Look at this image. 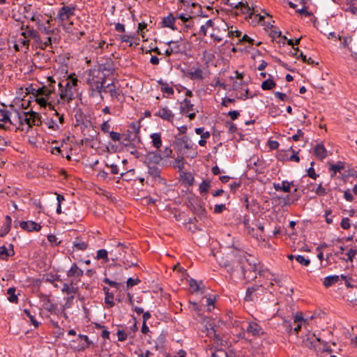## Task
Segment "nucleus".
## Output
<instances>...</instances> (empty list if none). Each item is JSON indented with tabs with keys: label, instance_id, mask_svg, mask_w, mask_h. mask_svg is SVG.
Listing matches in <instances>:
<instances>
[{
	"label": "nucleus",
	"instance_id": "28",
	"mask_svg": "<svg viewBox=\"0 0 357 357\" xmlns=\"http://www.w3.org/2000/svg\"><path fill=\"white\" fill-rule=\"evenodd\" d=\"M10 250H8L7 248L4 245L0 247V257L3 259H7L8 257L13 256L15 255V251L13 250V245L10 244Z\"/></svg>",
	"mask_w": 357,
	"mask_h": 357
},
{
	"label": "nucleus",
	"instance_id": "51",
	"mask_svg": "<svg viewBox=\"0 0 357 357\" xmlns=\"http://www.w3.org/2000/svg\"><path fill=\"white\" fill-rule=\"evenodd\" d=\"M344 168V164L342 162H338L336 164L331 165L330 166L329 170L333 171L334 174H335L337 172H340V170Z\"/></svg>",
	"mask_w": 357,
	"mask_h": 357
},
{
	"label": "nucleus",
	"instance_id": "48",
	"mask_svg": "<svg viewBox=\"0 0 357 357\" xmlns=\"http://www.w3.org/2000/svg\"><path fill=\"white\" fill-rule=\"evenodd\" d=\"M175 17L176 20H181L183 24L190 22V20H191L193 17L190 14L183 13H176Z\"/></svg>",
	"mask_w": 357,
	"mask_h": 357
},
{
	"label": "nucleus",
	"instance_id": "34",
	"mask_svg": "<svg viewBox=\"0 0 357 357\" xmlns=\"http://www.w3.org/2000/svg\"><path fill=\"white\" fill-rule=\"evenodd\" d=\"M29 116H30V121H31V128H32L33 126H40L41 125L42 122L40 121V116H39V114L36 112H33V111H30L29 112Z\"/></svg>",
	"mask_w": 357,
	"mask_h": 357
},
{
	"label": "nucleus",
	"instance_id": "26",
	"mask_svg": "<svg viewBox=\"0 0 357 357\" xmlns=\"http://www.w3.org/2000/svg\"><path fill=\"white\" fill-rule=\"evenodd\" d=\"M185 75L190 79L202 80L204 79L203 71L199 68H195L194 71H188L185 73Z\"/></svg>",
	"mask_w": 357,
	"mask_h": 357
},
{
	"label": "nucleus",
	"instance_id": "12",
	"mask_svg": "<svg viewBox=\"0 0 357 357\" xmlns=\"http://www.w3.org/2000/svg\"><path fill=\"white\" fill-rule=\"evenodd\" d=\"M88 82L91 84V90L92 91L91 96H95V93H97L103 99L102 92L105 89L106 85H103L102 82H99L98 80H93V79H89Z\"/></svg>",
	"mask_w": 357,
	"mask_h": 357
},
{
	"label": "nucleus",
	"instance_id": "13",
	"mask_svg": "<svg viewBox=\"0 0 357 357\" xmlns=\"http://www.w3.org/2000/svg\"><path fill=\"white\" fill-rule=\"evenodd\" d=\"M321 339L315 335L314 333H307L303 338V343L305 347L312 350L317 342H320Z\"/></svg>",
	"mask_w": 357,
	"mask_h": 357
},
{
	"label": "nucleus",
	"instance_id": "59",
	"mask_svg": "<svg viewBox=\"0 0 357 357\" xmlns=\"http://www.w3.org/2000/svg\"><path fill=\"white\" fill-rule=\"evenodd\" d=\"M105 303L106 304H107L110 307L114 306L115 303L114 302V294H113V293H111L109 294L105 295Z\"/></svg>",
	"mask_w": 357,
	"mask_h": 357
},
{
	"label": "nucleus",
	"instance_id": "5",
	"mask_svg": "<svg viewBox=\"0 0 357 357\" xmlns=\"http://www.w3.org/2000/svg\"><path fill=\"white\" fill-rule=\"evenodd\" d=\"M163 160L162 154L158 151L148 152L144 157L143 162L146 166L158 165Z\"/></svg>",
	"mask_w": 357,
	"mask_h": 357
},
{
	"label": "nucleus",
	"instance_id": "29",
	"mask_svg": "<svg viewBox=\"0 0 357 357\" xmlns=\"http://www.w3.org/2000/svg\"><path fill=\"white\" fill-rule=\"evenodd\" d=\"M21 36L29 40V38L39 39L38 32L33 29H29L28 26L26 27V30L21 33Z\"/></svg>",
	"mask_w": 357,
	"mask_h": 357
},
{
	"label": "nucleus",
	"instance_id": "42",
	"mask_svg": "<svg viewBox=\"0 0 357 357\" xmlns=\"http://www.w3.org/2000/svg\"><path fill=\"white\" fill-rule=\"evenodd\" d=\"M201 284H203V282L200 280L199 282L197 281L195 279L191 278L189 280V286L195 292H198L202 290Z\"/></svg>",
	"mask_w": 357,
	"mask_h": 357
},
{
	"label": "nucleus",
	"instance_id": "30",
	"mask_svg": "<svg viewBox=\"0 0 357 357\" xmlns=\"http://www.w3.org/2000/svg\"><path fill=\"white\" fill-rule=\"evenodd\" d=\"M261 285H253L252 287H249L247 288V290H246V292H245V301H253L254 298H253V294L257 291L259 287H261Z\"/></svg>",
	"mask_w": 357,
	"mask_h": 357
},
{
	"label": "nucleus",
	"instance_id": "43",
	"mask_svg": "<svg viewBox=\"0 0 357 357\" xmlns=\"http://www.w3.org/2000/svg\"><path fill=\"white\" fill-rule=\"evenodd\" d=\"M158 84L161 85V90L162 92L167 93L168 95H173L174 91L172 87L169 86L166 82L162 79L158 81Z\"/></svg>",
	"mask_w": 357,
	"mask_h": 357
},
{
	"label": "nucleus",
	"instance_id": "22",
	"mask_svg": "<svg viewBox=\"0 0 357 357\" xmlns=\"http://www.w3.org/2000/svg\"><path fill=\"white\" fill-rule=\"evenodd\" d=\"M98 69L100 71L104 72L106 71L109 74L113 73L114 71V63L112 59L109 58L106 59L104 63H101L99 65Z\"/></svg>",
	"mask_w": 357,
	"mask_h": 357
},
{
	"label": "nucleus",
	"instance_id": "52",
	"mask_svg": "<svg viewBox=\"0 0 357 357\" xmlns=\"http://www.w3.org/2000/svg\"><path fill=\"white\" fill-rule=\"evenodd\" d=\"M64 83L68 82L70 84V86H71L73 89H75V87L77 85L78 79L75 76V74H71L69 75L68 79L63 80Z\"/></svg>",
	"mask_w": 357,
	"mask_h": 357
},
{
	"label": "nucleus",
	"instance_id": "17",
	"mask_svg": "<svg viewBox=\"0 0 357 357\" xmlns=\"http://www.w3.org/2000/svg\"><path fill=\"white\" fill-rule=\"evenodd\" d=\"M21 228L27 231H39L41 229V226L33 221H21L19 222Z\"/></svg>",
	"mask_w": 357,
	"mask_h": 357
},
{
	"label": "nucleus",
	"instance_id": "36",
	"mask_svg": "<svg viewBox=\"0 0 357 357\" xmlns=\"http://www.w3.org/2000/svg\"><path fill=\"white\" fill-rule=\"evenodd\" d=\"M73 284H74V283H73V280L71 281L70 285H68L67 283H63V288L61 289V291L63 293H66L67 294H73V293H77V291L78 290V288L77 287H75L73 286Z\"/></svg>",
	"mask_w": 357,
	"mask_h": 357
},
{
	"label": "nucleus",
	"instance_id": "49",
	"mask_svg": "<svg viewBox=\"0 0 357 357\" xmlns=\"http://www.w3.org/2000/svg\"><path fill=\"white\" fill-rule=\"evenodd\" d=\"M102 282L109 285L110 287L116 289L117 290L120 289L121 287H123V284L117 282L116 281H113L108 278H103Z\"/></svg>",
	"mask_w": 357,
	"mask_h": 357
},
{
	"label": "nucleus",
	"instance_id": "45",
	"mask_svg": "<svg viewBox=\"0 0 357 357\" xmlns=\"http://www.w3.org/2000/svg\"><path fill=\"white\" fill-rule=\"evenodd\" d=\"M181 2H182L183 3L184 6H191L193 8H196L197 7L198 9H199V13H198V15L199 16H202V17H206L207 15H204L203 14V12H202V8L201 6L198 4V3H190V1L188 0H180Z\"/></svg>",
	"mask_w": 357,
	"mask_h": 357
},
{
	"label": "nucleus",
	"instance_id": "60",
	"mask_svg": "<svg viewBox=\"0 0 357 357\" xmlns=\"http://www.w3.org/2000/svg\"><path fill=\"white\" fill-rule=\"evenodd\" d=\"M314 192L318 196H324L327 194L326 189L322 186L321 183H319L315 190Z\"/></svg>",
	"mask_w": 357,
	"mask_h": 357
},
{
	"label": "nucleus",
	"instance_id": "55",
	"mask_svg": "<svg viewBox=\"0 0 357 357\" xmlns=\"http://www.w3.org/2000/svg\"><path fill=\"white\" fill-rule=\"evenodd\" d=\"M140 282H141V280L138 278H129L126 282V287L128 289L131 288L133 286L139 284Z\"/></svg>",
	"mask_w": 357,
	"mask_h": 357
},
{
	"label": "nucleus",
	"instance_id": "14",
	"mask_svg": "<svg viewBox=\"0 0 357 357\" xmlns=\"http://www.w3.org/2000/svg\"><path fill=\"white\" fill-rule=\"evenodd\" d=\"M190 138L188 136L176 138L175 141L176 148L178 151L190 149L192 145L190 144Z\"/></svg>",
	"mask_w": 357,
	"mask_h": 357
},
{
	"label": "nucleus",
	"instance_id": "15",
	"mask_svg": "<svg viewBox=\"0 0 357 357\" xmlns=\"http://www.w3.org/2000/svg\"><path fill=\"white\" fill-rule=\"evenodd\" d=\"M247 333L255 337H261L264 333L262 328L257 322H250L246 329Z\"/></svg>",
	"mask_w": 357,
	"mask_h": 357
},
{
	"label": "nucleus",
	"instance_id": "10",
	"mask_svg": "<svg viewBox=\"0 0 357 357\" xmlns=\"http://www.w3.org/2000/svg\"><path fill=\"white\" fill-rule=\"evenodd\" d=\"M154 116L171 123L173 122L174 119V114L167 107H160L159 110L155 113Z\"/></svg>",
	"mask_w": 357,
	"mask_h": 357
},
{
	"label": "nucleus",
	"instance_id": "7",
	"mask_svg": "<svg viewBox=\"0 0 357 357\" xmlns=\"http://www.w3.org/2000/svg\"><path fill=\"white\" fill-rule=\"evenodd\" d=\"M75 7L63 6L59 9L55 17V20H58L61 22L68 20L75 15Z\"/></svg>",
	"mask_w": 357,
	"mask_h": 357
},
{
	"label": "nucleus",
	"instance_id": "21",
	"mask_svg": "<svg viewBox=\"0 0 357 357\" xmlns=\"http://www.w3.org/2000/svg\"><path fill=\"white\" fill-rule=\"evenodd\" d=\"M84 275V271L79 268L76 263H73L70 268L67 272V276L68 278H79Z\"/></svg>",
	"mask_w": 357,
	"mask_h": 357
},
{
	"label": "nucleus",
	"instance_id": "63",
	"mask_svg": "<svg viewBox=\"0 0 357 357\" xmlns=\"http://www.w3.org/2000/svg\"><path fill=\"white\" fill-rule=\"evenodd\" d=\"M338 39L341 41V45L343 47H347L351 41V38L349 36L342 38V37L339 36Z\"/></svg>",
	"mask_w": 357,
	"mask_h": 357
},
{
	"label": "nucleus",
	"instance_id": "27",
	"mask_svg": "<svg viewBox=\"0 0 357 357\" xmlns=\"http://www.w3.org/2000/svg\"><path fill=\"white\" fill-rule=\"evenodd\" d=\"M194 110V105L191 103V101L185 98L181 102L180 106L181 113L185 114Z\"/></svg>",
	"mask_w": 357,
	"mask_h": 357
},
{
	"label": "nucleus",
	"instance_id": "41",
	"mask_svg": "<svg viewBox=\"0 0 357 357\" xmlns=\"http://www.w3.org/2000/svg\"><path fill=\"white\" fill-rule=\"evenodd\" d=\"M276 86L275 82L272 79H267L261 84V89L264 91L271 90Z\"/></svg>",
	"mask_w": 357,
	"mask_h": 357
},
{
	"label": "nucleus",
	"instance_id": "9",
	"mask_svg": "<svg viewBox=\"0 0 357 357\" xmlns=\"http://www.w3.org/2000/svg\"><path fill=\"white\" fill-rule=\"evenodd\" d=\"M241 9V11L244 14H248L249 17L252 18V15H255L256 17H259V22H262L264 19V15H261L259 14H256L257 10H255L254 7H250L247 2H238V8Z\"/></svg>",
	"mask_w": 357,
	"mask_h": 357
},
{
	"label": "nucleus",
	"instance_id": "18",
	"mask_svg": "<svg viewBox=\"0 0 357 357\" xmlns=\"http://www.w3.org/2000/svg\"><path fill=\"white\" fill-rule=\"evenodd\" d=\"M55 91V87L54 86H43L41 87H39L37 89V91H36V94H37V96H41L42 97L45 98H50L51 94L54 93Z\"/></svg>",
	"mask_w": 357,
	"mask_h": 357
},
{
	"label": "nucleus",
	"instance_id": "53",
	"mask_svg": "<svg viewBox=\"0 0 357 357\" xmlns=\"http://www.w3.org/2000/svg\"><path fill=\"white\" fill-rule=\"evenodd\" d=\"M295 259L298 263L301 264L303 266H307L310 264V260L307 258H305L303 255H296L295 256Z\"/></svg>",
	"mask_w": 357,
	"mask_h": 357
},
{
	"label": "nucleus",
	"instance_id": "3",
	"mask_svg": "<svg viewBox=\"0 0 357 357\" xmlns=\"http://www.w3.org/2000/svg\"><path fill=\"white\" fill-rule=\"evenodd\" d=\"M113 248L110 250V254L114 256L112 259V261H118L121 259L123 255H126L127 250H129V246L125 243L115 242L114 244H112Z\"/></svg>",
	"mask_w": 357,
	"mask_h": 357
},
{
	"label": "nucleus",
	"instance_id": "57",
	"mask_svg": "<svg viewBox=\"0 0 357 357\" xmlns=\"http://www.w3.org/2000/svg\"><path fill=\"white\" fill-rule=\"evenodd\" d=\"M357 253V250H354V249H352L351 248L347 252V259H344L343 258L342 259L345 261H351L352 262L353 260H354V258L355 257Z\"/></svg>",
	"mask_w": 357,
	"mask_h": 357
},
{
	"label": "nucleus",
	"instance_id": "64",
	"mask_svg": "<svg viewBox=\"0 0 357 357\" xmlns=\"http://www.w3.org/2000/svg\"><path fill=\"white\" fill-rule=\"evenodd\" d=\"M109 133L110 138L114 142H120V140L121 139V135L120 133H119L117 132H114V131H111Z\"/></svg>",
	"mask_w": 357,
	"mask_h": 357
},
{
	"label": "nucleus",
	"instance_id": "1",
	"mask_svg": "<svg viewBox=\"0 0 357 357\" xmlns=\"http://www.w3.org/2000/svg\"><path fill=\"white\" fill-rule=\"evenodd\" d=\"M243 273L241 275L242 279L245 282H250L257 278V274L260 276L264 275V271L261 269L260 263L257 262L255 260L251 261L245 257L243 259Z\"/></svg>",
	"mask_w": 357,
	"mask_h": 357
},
{
	"label": "nucleus",
	"instance_id": "4",
	"mask_svg": "<svg viewBox=\"0 0 357 357\" xmlns=\"http://www.w3.org/2000/svg\"><path fill=\"white\" fill-rule=\"evenodd\" d=\"M243 259H245V256L239 255L236 256L235 259L232 261V266H229V269H228V273H229L231 275H234L239 278H241L243 270V268H242L243 264H241V262H243Z\"/></svg>",
	"mask_w": 357,
	"mask_h": 357
},
{
	"label": "nucleus",
	"instance_id": "47",
	"mask_svg": "<svg viewBox=\"0 0 357 357\" xmlns=\"http://www.w3.org/2000/svg\"><path fill=\"white\" fill-rule=\"evenodd\" d=\"M118 261H121L123 264V265L125 266L126 269H128V268H129L130 267H132V266H137V261L128 259V258H126V255H123L121 257V259H119Z\"/></svg>",
	"mask_w": 357,
	"mask_h": 357
},
{
	"label": "nucleus",
	"instance_id": "39",
	"mask_svg": "<svg viewBox=\"0 0 357 357\" xmlns=\"http://www.w3.org/2000/svg\"><path fill=\"white\" fill-rule=\"evenodd\" d=\"M213 26H214L213 21L212 20H207L205 24H203V25L201 26L199 31L198 33L199 35L206 36V34H207V29H208V28H209V27L213 28Z\"/></svg>",
	"mask_w": 357,
	"mask_h": 357
},
{
	"label": "nucleus",
	"instance_id": "2",
	"mask_svg": "<svg viewBox=\"0 0 357 357\" xmlns=\"http://www.w3.org/2000/svg\"><path fill=\"white\" fill-rule=\"evenodd\" d=\"M60 98L64 101L70 102L75 98L76 89H73L68 82L64 83L63 81L59 83Z\"/></svg>",
	"mask_w": 357,
	"mask_h": 357
},
{
	"label": "nucleus",
	"instance_id": "38",
	"mask_svg": "<svg viewBox=\"0 0 357 357\" xmlns=\"http://www.w3.org/2000/svg\"><path fill=\"white\" fill-rule=\"evenodd\" d=\"M0 121L6 123H9L10 124H13L10 118V112L5 109H0Z\"/></svg>",
	"mask_w": 357,
	"mask_h": 357
},
{
	"label": "nucleus",
	"instance_id": "35",
	"mask_svg": "<svg viewBox=\"0 0 357 357\" xmlns=\"http://www.w3.org/2000/svg\"><path fill=\"white\" fill-rule=\"evenodd\" d=\"M340 280V277L338 275H329L324 278L323 282L324 285L326 287H331L335 283H337Z\"/></svg>",
	"mask_w": 357,
	"mask_h": 357
},
{
	"label": "nucleus",
	"instance_id": "31",
	"mask_svg": "<svg viewBox=\"0 0 357 357\" xmlns=\"http://www.w3.org/2000/svg\"><path fill=\"white\" fill-rule=\"evenodd\" d=\"M291 56L296 57L297 59H301L303 63H305L309 65H318V63H315L314 61L312 58H307L305 54H303V52H301L299 55L297 56L296 52H292Z\"/></svg>",
	"mask_w": 357,
	"mask_h": 357
},
{
	"label": "nucleus",
	"instance_id": "62",
	"mask_svg": "<svg viewBox=\"0 0 357 357\" xmlns=\"http://www.w3.org/2000/svg\"><path fill=\"white\" fill-rule=\"evenodd\" d=\"M307 320L303 318V313L301 312H298L294 316V323H305Z\"/></svg>",
	"mask_w": 357,
	"mask_h": 357
},
{
	"label": "nucleus",
	"instance_id": "58",
	"mask_svg": "<svg viewBox=\"0 0 357 357\" xmlns=\"http://www.w3.org/2000/svg\"><path fill=\"white\" fill-rule=\"evenodd\" d=\"M268 114L273 117L280 115V109L278 106H271L268 108Z\"/></svg>",
	"mask_w": 357,
	"mask_h": 357
},
{
	"label": "nucleus",
	"instance_id": "20",
	"mask_svg": "<svg viewBox=\"0 0 357 357\" xmlns=\"http://www.w3.org/2000/svg\"><path fill=\"white\" fill-rule=\"evenodd\" d=\"M104 92L109 93L112 98H116L117 100H119V97L122 96L121 91L116 88L114 83L106 85Z\"/></svg>",
	"mask_w": 357,
	"mask_h": 357
},
{
	"label": "nucleus",
	"instance_id": "6",
	"mask_svg": "<svg viewBox=\"0 0 357 357\" xmlns=\"http://www.w3.org/2000/svg\"><path fill=\"white\" fill-rule=\"evenodd\" d=\"M17 116L20 126L17 129L27 132L31 128L29 112H22L21 113L17 112Z\"/></svg>",
	"mask_w": 357,
	"mask_h": 357
},
{
	"label": "nucleus",
	"instance_id": "56",
	"mask_svg": "<svg viewBox=\"0 0 357 357\" xmlns=\"http://www.w3.org/2000/svg\"><path fill=\"white\" fill-rule=\"evenodd\" d=\"M184 158L183 157H177L175 159L174 167L178 168L180 170L184 168Z\"/></svg>",
	"mask_w": 357,
	"mask_h": 357
},
{
	"label": "nucleus",
	"instance_id": "54",
	"mask_svg": "<svg viewBox=\"0 0 357 357\" xmlns=\"http://www.w3.org/2000/svg\"><path fill=\"white\" fill-rule=\"evenodd\" d=\"M266 24L267 26H270V28L272 29V30H271V36L272 38H276V37H278V38H279V37H282V33H281V31H276V30H275L276 27H275V26H274L273 25H272V24H271V22H267L266 23Z\"/></svg>",
	"mask_w": 357,
	"mask_h": 357
},
{
	"label": "nucleus",
	"instance_id": "23",
	"mask_svg": "<svg viewBox=\"0 0 357 357\" xmlns=\"http://www.w3.org/2000/svg\"><path fill=\"white\" fill-rule=\"evenodd\" d=\"M73 249L76 250L85 251L89 248L88 242L84 241L82 237L75 238L73 243Z\"/></svg>",
	"mask_w": 357,
	"mask_h": 357
},
{
	"label": "nucleus",
	"instance_id": "32",
	"mask_svg": "<svg viewBox=\"0 0 357 357\" xmlns=\"http://www.w3.org/2000/svg\"><path fill=\"white\" fill-rule=\"evenodd\" d=\"M152 139V145L155 149H158L162 146L161 134L160 132H155L151 135Z\"/></svg>",
	"mask_w": 357,
	"mask_h": 357
},
{
	"label": "nucleus",
	"instance_id": "25",
	"mask_svg": "<svg viewBox=\"0 0 357 357\" xmlns=\"http://www.w3.org/2000/svg\"><path fill=\"white\" fill-rule=\"evenodd\" d=\"M12 219L10 215H6L5 222L0 229V236L4 237L10 230Z\"/></svg>",
	"mask_w": 357,
	"mask_h": 357
},
{
	"label": "nucleus",
	"instance_id": "50",
	"mask_svg": "<svg viewBox=\"0 0 357 357\" xmlns=\"http://www.w3.org/2000/svg\"><path fill=\"white\" fill-rule=\"evenodd\" d=\"M44 123L48 127V128L52 129V130H58L59 129V125L56 123V121L52 119H47L44 121Z\"/></svg>",
	"mask_w": 357,
	"mask_h": 357
},
{
	"label": "nucleus",
	"instance_id": "16",
	"mask_svg": "<svg viewBox=\"0 0 357 357\" xmlns=\"http://www.w3.org/2000/svg\"><path fill=\"white\" fill-rule=\"evenodd\" d=\"M146 167L148 168L149 175L155 181L158 180L160 183H163L165 180L161 177V169L158 167V165H150Z\"/></svg>",
	"mask_w": 357,
	"mask_h": 357
},
{
	"label": "nucleus",
	"instance_id": "61",
	"mask_svg": "<svg viewBox=\"0 0 357 357\" xmlns=\"http://www.w3.org/2000/svg\"><path fill=\"white\" fill-rule=\"evenodd\" d=\"M17 43H20L21 47H24L26 50H29L30 40L24 37L20 38L17 40Z\"/></svg>",
	"mask_w": 357,
	"mask_h": 357
},
{
	"label": "nucleus",
	"instance_id": "46",
	"mask_svg": "<svg viewBox=\"0 0 357 357\" xmlns=\"http://www.w3.org/2000/svg\"><path fill=\"white\" fill-rule=\"evenodd\" d=\"M96 259H103L105 263L109 261L108 252L105 249H100L97 251Z\"/></svg>",
	"mask_w": 357,
	"mask_h": 357
},
{
	"label": "nucleus",
	"instance_id": "37",
	"mask_svg": "<svg viewBox=\"0 0 357 357\" xmlns=\"http://www.w3.org/2000/svg\"><path fill=\"white\" fill-rule=\"evenodd\" d=\"M16 289L15 287H10L7 290V294L9 295L8 300L12 303L17 304L18 303L17 295L15 294Z\"/></svg>",
	"mask_w": 357,
	"mask_h": 357
},
{
	"label": "nucleus",
	"instance_id": "40",
	"mask_svg": "<svg viewBox=\"0 0 357 357\" xmlns=\"http://www.w3.org/2000/svg\"><path fill=\"white\" fill-rule=\"evenodd\" d=\"M211 188V181L204 180L199 187V192L202 195L206 194Z\"/></svg>",
	"mask_w": 357,
	"mask_h": 357
},
{
	"label": "nucleus",
	"instance_id": "24",
	"mask_svg": "<svg viewBox=\"0 0 357 357\" xmlns=\"http://www.w3.org/2000/svg\"><path fill=\"white\" fill-rule=\"evenodd\" d=\"M314 153L315 156L320 160H323L327 156L326 149L321 144H318L315 146Z\"/></svg>",
	"mask_w": 357,
	"mask_h": 357
},
{
	"label": "nucleus",
	"instance_id": "11",
	"mask_svg": "<svg viewBox=\"0 0 357 357\" xmlns=\"http://www.w3.org/2000/svg\"><path fill=\"white\" fill-rule=\"evenodd\" d=\"M176 17L172 13H169L167 16L164 17L160 22L162 27L169 28L173 31L178 30L175 25Z\"/></svg>",
	"mask_w": 357,
	"mask_h": 357
},
{
	"label": "nucleus",
	"instance_id": "19",
	"mask_svg": "<svg viewBox=\"0 0 357 357\" xmlns=\"http://www.w3.org/2000/svg\"><path fill=\"white\" fill-rule=\"evenodd\" d=\"M78 339L81 341H84L83 344H77V346L74 347V349L77 351H84L89 348L91 345H93V342L89 339V337L86 335L79 334Z\"/></svg>",
	"mask_w": 357,
	"mask_h": 357
},
{
	"label": "nucleus",
	"instance_id": "44",
	"mask_svg": "<svg viewBox=\"0 0 357 357\" xmlns=\"http://www.w3.org/2000/svg\"><path fill=\"white\" fill-rule=\"evenodd\" d=\"M328 343L321 340L320 342H317L313 348V351L317 354L325 352Z\"/></svg>",
	"mask_w": 357,
	"mask_h": 357
},
{
	"label": "nucleus",
	"instance_id": "8",
	"mask_svg": "<svg viewBox=\"0 0 357 357\" xmlns=\"http://www.w3.org/2000/svg\"><path fill=\"white\" fill-rule=\"evenodd\" d=\"M31 5H26L23 7V14L26 19L30 20L36 23V25L39 29H41L43 24L42 21L40 20L39 17L40 15H36V13L31 11Z\"/></svg>",
	"mask_w": 357,
	"mask_h": 357
},
{
	"label": "nucleus",
	"instance_id": "33",
	"mask_svg": "<svg viewBox=\"0 0 357 357\" xmlns=\"http://www.w3.org/2000/svg\"><path fill=\"white\" fill-rule=\"evenodd\" d=\"M49 98L45 97H36V102L41 107H46L48 106L50 109H54V106L52 104L51 102H48Z\"/></svg>",
	"mask_w": 357,
	"mask_h": 357
}]
</instances>
